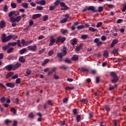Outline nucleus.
<instances>
[{
  "label": "nucleus",
  "instance_id": "1",
  "mask_svg": "<svg viewBox=\"0 0 126 126\" xmlns=\"http://www.w3.org/2000/svg\"><path fill=\"white\" fill-rule=\"evenodd\" d=\"M61 51L62 52L57 54V56L58 58H60V59H63V57L66 56V54H67V52L66 51V47L63 46V49L61 50Z\"/></svg>",
  "mask_w": 126,
  "mask_h": 126
},
{
  "label": "nucleus",
  "instance_id": "2",
  "mask_svg": "<svg viewBox=\"0 0 126 126\" xmlns=\"http://www.w3.org/2000/svg\"><path fill=\"white\" fill-rule=\"evenodd\" d=\"M94 43H95V44H96V45L97 47L102 46V45H103V42L100 41V39H99L98 38H95L94 40Z\"/></svg>",
  "mask_w": 126,
  "mask_h": 126
},
{
  "label": "nucleus",
  "instance_id": "3",
  "mask_svg": "<svg viewBox=\"0 0 126 126\" xmlns=\"http://www.w3.org/2000/svg\"><path fill=\"white\" fill-rule=\"evenodd\" d=\"M32 43H33V41L32 40H28L26 41L25 39L22 40V44L23 46H28L29 45H31Z\"/></svg>",
  "mask_w": 126,
  "mask_h": 126
},
{
  "label": "nucleus",
  "instance_id": "4",
  "mask_svg": "<svg viewBox=\"0 0 126 126\" xmlns=\"http://www.w3.org/2000/svg\"><path fill=\"white\" fill-rule=\"evenodd\" d=\"M28 49L30 51H32V52H36V51H37V45H34L33 46H29L28 47Z\"/></svg>",
  "mask_w": 126,
  "mask_h": 126
},
{
  "label": "nucleus",
  "instance_id": "5",
  "mask_svg": "<svg viewBox=\"0 0 126 126\" xmlns=\"http://www.w3.org/2000/svg\"><path fill=\"white\" fill-rule=\"evenodd\" d=\"M12 38V35H10L5 38H3L2 40V43H5L7 42V41H9Z\"/></svg>",
  "mask_w": 126,
  "mask_h": 126
},
{
  "label": "nucleus",
  "instance_id": "6",
  "mask_svg": "<svg viewBox=\"0 0 126 126\" xmlns=\"http://www.w3.org/2000/svg\"><path fill=\"white\" fill-rule=\"evenodd\" d=\"M65 40V37L62 38V36H59L57 40V43H59L61 41V43H63Z\"/></svg>",
  "mask_w": 126,
  "mask_h": 126
},
{
  "label": "nucleus",
  "instance_id": "7",
  "mask_svg": "<svg viewBox=\"0 0 126 126\" xmlns=\"http://www.w3.org/2000/svg\"><path fill=\"white\" fill-rule=\"evenodd\" d=\"M5 68L8 71H10L11 69L13 70V64L8 65L5 67Z\"/></svg>",
  "mask_w": 126,
  "mask_h": 126
},
{
  "label": "nucleus",
  "instance_id": "8",
  "mask_svg": "<svg viewBox=\"0 0 126 126\" xmlns=\"http://www.w3.org/2000/svg\"><path fill=\"white\" fill-rule=\"evenodd\" d=\"M20 66H21V63H17L15 65L13 64V70L17 69V68L20 67Z\"/></svg>",
  "mask_w": 126,
  "mask_h": 126
},
{
  "label": "nucleus",
  "instance_id": "9",
  "mask_svg": "<svg viewBox=\"0 0 126 126\" xmlns=\"http://www.w3.org/2000/svg\"><path fill=\"white\" fill-rule=\"evenodd\" d=\"M41 16H42V15L41 14H36L33 15L32 16V19H33V20H35V19H37V18H39V17H41Z\"/></svg>",
  "mask_w": 126,
  "mask_h": 126
},
{
  "label": "nucleus",
  "instance_id": "10",
  "mask_svg": "<svg viewBox=\"0 0 126 126\" xmlns=\"http://www.w3.org/2000/svg\"><path fill=\"white\" fill-rule=\"evenodd\" d=\"M118 43H119V40H118V39H114L111 44V48H113V47H114V46H115L116 44H118Z\"/></svg>",
  "mask_w": 126,
  "mask_h": 126
},
{
  "label": "nucleus",
  "instance_id": "11",
  "mask_svg": "<svg viewBox=\"0 0 126 126\" xmlns=\"http://www.w3.org/2000/svg\"><path fill=\"white\" fill-rule=\"evenodd\" d=\"M36 3H37V4H41L42 5H45V4H46V0H41L40 1H38L37 2H36Z\"/></svg>",
  "mask_w": 126,
  "mask_h": 126
},
{
  "label": "nucleus",
  "instance_id": "12",
  "mask_svg": "<svg viewBox=\"0 0 126 126\" xmlns=\"http://www.w3.org/2000/svg\"><path fill=\"white\" fill-rule=\"evenodd\" d=\"M6 85L7 86V87H10L11 88H13L15 86V84H12V83H8L6 84Z\"/></svg>",
  "mask_w": 126,
  "mask_h": 126
},
{
  "label": "nucleus",
  "instance_id": "13",
  "mask_svg": "<svg viewBox=\"0 0 126 126\" xmlns=\"http://www.w3.org/2000/svg\"><path fill=\"white\" fill-rule=\"evenodd\" d=\"M88 10H91L92 11H93V12H96L95 11V7L93 6H90L88 8Z\"/></svg>",
  "mask_w": 126,
  "mask_h": 126
},
{
  "label": "nucleus",
  "instance_id": "14",
  "mask_svg": "<svg viewBox=\"0 0 126 126\" xmlns=\"http://www.w3.org/2000/svg\"><path fill=\"white\" fill-rule=\"evenodd\" d=\"M111 76L113 77V78H117L118 76H117V74L115 72H110Z\"/></svg>",
  "mask_w": 126,
  "mask_h": 126
},
{
  "label": "nucleus",
  "instance_id": "15",
  "mask_svg": "<svg viewBox=\"0 0 126 126\" xmlns=\"http://www.w3.org/2000/svg\"><path fill=\"white\" fill-rule=\"evenodd\" d=\"M13 75V72H9L7 75H6L5 77L6 79H8L10 77H11Z\"/></svg>",
  "mask_w": 126,
  "mask_h": 126
},
{
  "label": "nucleus",
  "instance_id": "16",
  "mask_svg": "<svg viewBox=\"0 0 126 126\" xmlns=\"http://www.w3.org/2000/svg\"><path fill=\"white\" fill-rule=\"evenodd\" d=\"M56 43V39L54 38H52L50 40V43L49 44V46H53Z\"/></svg>",
  "mask_w": 126,
  "mask_h": 126
},
{
  "label": "nucleus",
  "instance_id": "17",
  "mask_svg": "<svg viewBox=\"0 0 126 126\" xmlns=\"http://www.w3.org/2000/svg\"><path fill=\"white\" fill-rule=\"evenodd\" d=\"M77 41L76 40V39L74 38L71 41V44L73 46H74L75 45H76Z\"/></svg>",
  "mask_w": 126,
  "mask_h": 126
},
{
  "label": "nucleus",
  "instance_id": "18",
  "mask_svg": "<svg viewBox=\"0 0 126 126\" xmlns=\"http://www.w3.org/2000/svg\"><path fill=\"white\" fill-rule=\"evenodd\" d=\"M10 48V45H9V43H8V45H5L2 47L3 51H6L8 49H9Z\"/></svg>",
  "mask_w": 126,
  "mask_h": 126
},
{
  "label": "nucleus",
  "instance_id": "19",
  "mask_svg": "<svg viewBox=\"0 0 126 126\" xmlns=\"http://www.w3.org/2000/svg\"><path fill=\"white\" fill-rule=\"evenodd\" d=\"M19 61L20 63H25V59L23 56H21L19 58Z\"/></svg>",
  "mask_w": 126,
  "mask_h": 126
},
{
  "label": "nucleus",
  "instance_id": "20",
  "mask_svg": "<svg viewBox=\"0 0 126 126\" xmlns=\"http://www.w3.org/2000/svg\"><path fill=\"white\" fill-rule=\"evenodd\" d=\"M26 52H27V49L23 48L20 51V55H23V54H24V53H26Z\"/></svg>",
  "mask_w": 126,
  "mask_h": 126
},
{
  "label": "nucleus",
  "instance_id": "21",
  "mask_svg": "<svg viewBox=\"0 0 126 126\" xmlns=\"http://www.w3.org/2000/svg\"><path fill=\"white\" fill-rule=\"evenodd\" d=\"M4 26H5V22L4 21H1L0 23V28H3Z\"/></svg>",
  "mask_w": 126,
  "mask_h": 126
},
{
  "label": "nucleus",
  "instance_id": "22",
  "mask_svg": "<svg viewBox=\"0 0 126 126\" xmlns=\"http://www.w3.org/2000/svg\"><path fill=\"white\" fill-rule=\"evenodd\" d=\"M9 46H12V47H15V46H16V45H17V43L13 42H9Z\"/></svg>",
  "mask_w": 126,
  "mask_h": 126
},
{
  "label": "nucleus",
  "instance_id": "23",
  "mask_svg": "<svg viewBox=\"0 0 126 126\" xmlns=\"http://www.w3.org/2000/svg\"><path fill=\"white\" fill-rule=\"evenodd\" d=\"M13 51H14V48L13 47H11V48H9V49H8L7 53V54H10L11 53H12V52H13Z\"/></svg>",
  "mask_w": 126,
  "mask_h": 126
},
{
  "label": "nucleus",
  "instance_id": "24",
  "mask_svg": "<svg viewBox=\"0 0 126 126\" xmlns=\"http://www.w3.org/2000/svg\"><path fill=\"white\" fill-rule=\"evenodd\" d=\"M26 75L25 76H28L31 74V70L28 69L26 72Z\"/></svg>",
  "mask_w": 126,
  "mask_h": 126
},
{
  "label": "nucleus",
  "instance_id": "25",
  "mask_svg": "<svg viewBox=\"0 0 126 126\" xmlns=\"http://www.w3.org/2000/svg\"><path fill=\"white\" fill-rule=\"evenodd\" d=\"M82 48V44L79 45L78 47L75 49L76 52H79Z\"/></svg>",
  "mask_w": 126,
  "mask_h": 126
},
{
  "label": "nucleus",
  "instance_id": "26",
  "mask_svg": "<svg viewBox=\"0 0 126 126\" xmlns=\"http://www.w3.org/2000/svg\"><path fill=\"white\" fill-rule=\"evenodd\" d=\"M61 6H62L63 7H66V8H68V7L65 5V3L63 2H62L60 3Z\"/></svg>",
  "mask_w": 126,
  "mask_h": 126
},
{
  "label": "nucleus",
  "instance_id": "27",
  "mask_svg": "<svg viewBox=\"0 0 126 126\" xmlns=\"http://www.w3.org/2000/svg\"><path fill=\"white\" fill-rule=\"evenodd\" d=\"M89 30L90 31H92V32H95L96 31L98 32V30H97L96 29H94L92 27H90Z\"/></svg>",
  "mask_w": 126,
  "mask_h": 126
},
{
  "label": "nucleus",
  "instance_id": "28",
  "mask_svg": "<svg viewBox=\"0 0 126 126\" xmlns=\"http://www.w3.org/2000/svg\"><path fill=\"white\" fill-rule=\"evenodd\" d=\"M45 51H46L45 48H44V49L39 50L38 51V55H41V54H43V53H44V52H45Z\"/></svg>",
  "mask_w": 126,
  "mask_h": 126
},
{
  "label": "nucleus",
  "instance_id": "29",
  "mask_svg": "<svg viewBox=\"0 0 126 126\" xmlns=\"http://www.w3.org/2000/svg\"><path fill=\"white\" fill-rule=\"evenodd\" d=\"M72 61H78V56L77 55H74L72 58Z\"/></svg>",
  "mask_w": 126,
  "mask_h": 126
},
{
  "label": "nucleus",
  "instance_id": "30",
  "mask_svg": "<svg viewBox=\"0 0 126 126\" xmlns=\"http://www.w3.org/2000/svg\"><path fill=\"white\" fill-rule=\"evenodd\" d=\"M103 56L104 58H108V57H109V53H108V51H104L103 53Z\"/></svg>",
  "mask_w": 126,
  "mask_h": 126
},
{
  "label": "nucleus",
  "instance_id": "31",
  "mask_svg": "<svg viewBox=\"0 0 126 126\" xmlns=\"http://www.w3.org/2000/svg\"><path fill=\"white\" fill-rule=\"evenodd\" d=\"M60 2H61L60 0H57L54 3L55 6H58L59 5V4H60Z\"/></svg>",
  "mask_w": 126,
  "mask_h": 126
},
{
  "label": "nucleus",
  "instance_id": "32",
  "mask_svg": "<svg viewBox=\"0 0 126 126\" xmlns=\"http://www.w3.org/2000/svg\"><path fill=\"white\" fill-rule=\"evenodd\" d=\"M22 6L25 8H28V3H23Z\"/></svg>",
  "mask_w": 126,
  "mask_h": 126
},
{
  "label": "nucleus",
  "instance_id": "33",
  "mask_svg": "<svg viewBox=\"0 0 126 126\" xmlns=\"http://www.w3.org/2000/svg\"><path fill=\"white\" fill-rule=\"evenodd\" d=\"M8 10V8L7 7V5H5L3 7V11H4V12H7Z\"/></svg>",
  "mask_w": 126,
  "mask_h": 126
},
{
  "label": "nucleus",
  "instance_id": "34",
  "mask_svg": "<svg viewBox=\"0 0 126 126\" xmlns=\"http://www.w3.org/2000/svg\"><path fill=\"white\" fill-rule=\"evenodd\" d=\"M49 59H46L45 60L44 62L42 63V65L44 66L45 65L46 63H49Z\"/></svg>",
  "mask_w": 126,
  "mask_h": 126
},
{
  "label": "nucleus",
  "instance_id": "35",
  "mask_svg": "<svg viewBox=\"0 0 126 126\" xmlns=\"http://www.w3.org/2000/svg\"><path fill=\"white\" fill-rule=\"evenodd\" d=\"M15 19L17 22H19L21 20V16H17Z\"/></svg>",
  "mask_w": 126,
  "mask_h": 126
},
{
  "label": "nucleus",
  "instance_id": "36",
  "mask_svg": "<svg viewBox=\"0 0 126 126\" xmlns=\"http://www.w3.org/2000/svg\"><path fill=\"white\" fill-rule=\"evenodd\" d=\"M76 120L77 123L80 122V120H81V116L80 115H77L76 117Z\"/></svg>",
  "mask_w": 126,
  "mask_h": 126
},
{
  "label": "nucleus",
  "instance_id": "37",
  "mask_svg": "<svg viewBox=\"0 0 126 126\" xmlns=\"http://www.w3.org/2000/svg\"><path fill=\"white\" fill-rule=\"evenodd\" d=\"M11 6L12 8H16V3L11 2Z\"/></svg>",
  "mask_w": 126,
  "mask_h": 126
},
{
  "label": "nucleus",
  "instance_id": "38",
  "mask_svg": "<svg viewBox=\"0 0 126 126\" xmlns=\"http://www.w3.org/2000/svg\"><path fill=\"white\" fill-rule=\"evenodd\" d=\"M64 62L66 63H71V61L69 59H66Z\"/></svg>",
  "mask_w": 126,
  "mask_h": 126
},
{
  "label": "nucleus",
  "instance_id": "39",
  "mask_svg": "<svg viewBox=\"0 0 126 126\" xmlns=\"http://www.w3.org/2000/svg\"><path fill=\"white\" fill-rule=\"evenodd\" d=\"M77 28L78 30H79L80 29H84V28H85V27L83 25H81L78 26Z\"/></svg>",
  "mask_w": 126,
  "mask_h": 126
},
{
  "label": "nucleus",
  "instance_id": "40",
  "mask_svg": "<svg viewBox=\"0 0 126 126\" xmlns=\"http://www.w3.org/2000/svg\"><path fill=\"white\" fill-rule=\"evenodd\" d=\"M81 38L82 39H83V40H85L86 39H87V38H88V36L86 34H84L81 36Z\"/></svg>",
  "mask_w": 126,
  "mask_h": 126
},
{
  "label": "nucleus",
  "instance_id": "41",
  "mask_svg": "<svg viewBox=\"0 0 126 126\" xmlns=\"http://www.w3.org/2000/svg\"><path fill=\"white\" fill-rule=\"evenodd\" d=\"M81 71H83V72H85L86 71H88V69L85 68V67H82L81 68Z\"/></svg>",
  "mask_w": 126,
  "mask_h": 126
},
{
  "label": "nucleus",
  "instance_id": "42",
  "mask_svg": "<svg viewBox=\"0 0 126 126\" xmlns=\"http://www.w3.org/2000/svg\"><path fill=\"white\" fill-rule=\"evenodd\" d=\"M53 54H54V50H51L49 51V52L48 53V56L51 57V56H53Z\"/></svg>",
  "mask_w": 126,
  "mask_h": 126
},
{
  "label": "nucleus",
  "instance_id": "43",
  "mask_svg": "<svg viewBox=\"0 0 126 126\" xmlns=\"http://www.w3.org/2000/svg\"><path fill=\"white\" fill-rule=\"evenodd\" d=\"M0 101L1 102V103H4L5 101V97L4 96H2L0 99Z\"/></svg>",
  "mask_w": 126,
  "mask_h": 126
},
{
  "label": "nucleus",
  "instance_id": "44",
  "mask_svg": "<svg viewBox=\"0 0 126 126\" xmlns=\"http://www.w3.org/2000/svg\"><path fill=\"white\" fill-rule=\"evenodd\" d=\"M13 11L14 15H15V16H17V15H19V11Z\"/></svg>",
  "mask_w": 126,
  "mask_h": 126
},
{
  "label": "nucleus",
  "instance_id": "45",
  "mask_svg": "<svg viewBox=\"0 0 126 126\" xmlns=\"http://www.w3.org/2000/svg\"><path fill=\"white\" fill-rule=\"evenodd\" d=\"M102 24H103V23L102 22H98L96 25L97 28H99L101 27V26H102Z\"/></svg>",
  "mask_w": 126,
  "mask_h": 126
},
{
  "label": "nucleus",
  "instance_id": "46",
  "mask_svg": "<svg viewBox=\"0 0 126 126\" xmlns=\"http://www.w3.org/2000/svg\"><path fill=\"white\" fill-rule=\"evenodd\" d=\"M66 90H73L74 87H67L65 88Z\"/></svg>",
  "mask_w": 126,
  "mask_h": 126
},
{
  "label": "nucleus",
  "instance_id": "47",
  "mask_svg": "<svg viewBox=\"0 0 126 126\" xmlns=\"http://www.w3.org/2000/svg\"><path fill=\"white\" fill-rule=\"evenodd\" d=\"M12 122L11 120L7 119L5 121V124H6V125H8V124H10Z\"/></svg>",
  "mask_w": 126,
  "mask_h": 126
},
{
  "label": "nucleus",
  "instance_id": "48",
  "mask_svg": "<svg viewBox=\"0 0 126 126\" xmlns=\"http://www.w3.org/2000/svg\"><path fill=\"white\" fill-rule=\"evenodd\" d=\"M48 16L47 15H45L43 17V21H47V20H48Z\"/></svg>",
  "mask_w": 126,
  "mask_h": 126
},
{
  "label": "nucleus",
  "instance_id": "49",
  "mask_svg": "<svg viewBox=\"0 0 126 126\" xmlns=\"http://www.w3.org/2000/svg\"><path fill=\"white\" fill-rule=\"evenodd\" d=\"M11 112H12L13 113V114H14V115H15V114H16V110L15 109V108L12 107L11 109Z\"/></svg>",
  "mask_w": 126,
  "mask_h": 126
},
{
  "label": "nucleus",
  "instance_id": "50",
  "mask_svg": "<svg viewBox=\"0 0 126 126\" xmlns=\"http://www.w3.org/2000/svg\"><path fill=\"white\" fill-rule=\"evenodd\" d=\"M66 21H67V18H64L61 21V23H65Z\"/></svg>",
  "mask_w": 126,
  "mask_h": 126
},
{
  "label": "nucleus",
  "instance_id": "51",
  "mask_svg": "<svg viewBox=\"0 0 126 126\" xmlns=\"http://www.w3.org/2000/svg\"><path fill=\"white\" fill-rule=\"evenodd\" d=\"M118 80H119V78H116L115 79H113L112 80V82L113 83H116V82H117Z\"/></svg>",
  "mask_w": 126,
  "mask_h": 126
},
{
  "label": "nucleus",
  "instance_id": "52",
  "mask_svg": "<svg viewBox=\"0 0 126 126\" xmlns=\"http://www.w3.org/2000/svg\"><path fill=\"white\" fill-rule=\"evenodd\" d=\"M43 7L41 6H38L36 7V9L37 10H43Z\"/></svg>",
  "mask_w": 126,
  "mask_h": 126
},
{
  "label": "nucleus",
  "instance_id": "53",
  "mask_svg": "<svg viewBox=\"0 0 126 126\" xmlns=\"http://www.w3.org/2000/svg\"><path fill=\"white\" fill-rule=\"evenodd\" d=\"M56 8V6H51L49 7V10H51L52 11V10H54Z\"/></svg>",
  "mask_w": 126,
  "mask_h": 126
},
{
  "label": "nucleus",
  "instance_id": "54",
  "mask_svg": "<svg viewBox=\"0 0 126 126\" xmlns=\"http://www.w3.org/2000/svg\"><path fill=\"white\" fill-rule=\"evenodd\" d=\"M106 36L105 35H102L101 37V41H106Z\"/></svg>",
  "mask_w": 126,
  "mask_h": 126
},
{
  "label": "nucleus",
  "instance_id": "55",
  "mask_svg": "<svg viewBox=\"0 0 126 126\" xmlns=\"http://www.w3.org/2000/svg\"><path fill=\"white\" fill-rule=\"evenodd\" d=\"M21 81V80L20 79V78L17 79L16 80V84H19V83H20Z\"/></svg>",
  "mask_w": 126,
  "mask_h": 126
},
{
  "label": "nucleus",
  "instance_id": "56",
  "mask_svg": "<svg viewBox=\"0 0 126 126\" xmlns=\"http://www.w3.org/2000/svg\"><path fill=\"white\" fill-rule=\"evenodd\" d=\"M105 109L106 110V111H107V112H108V111H110V107L108 105H105Z\"/></svg>",
  "mask_w": 126,
  "mask_h": 126
},
{
  "label": "nucleus",
  "instance_id": "57",
  "mask_svg": "<svg viewBox=\"0 0 126 126\" xmlns=\"http://www.w3.org/2000/svg\"><path fill=\"white\" fill-rule=\"evenodd\" d=\"M47 103L50 106H52L53 105V101L51 100H48Z\"/></svg>",
  "mask_w": 126,
  "mask_h": 126
},
{
  "label": "nucleus",
  "instance_id": "58",
  "mask_svg": "<svg viewBox=\"0 0 126 126\" xmlns=\"http://www.w3.org/2000/svg\"><path fill=\"white\" fill-rule=\"evenodd\" d=\"M16 43L19 47H21V44L20 43V40L19 39L17 40Z\"/></svg>",
  "mask_w": 126,
  "mask_h": 126
},
{
  "label": "nucleus",
  "instance_id": "59",
  "mask_svg": "<svg viewBox=\"0 0 126 126\" xmlns=\"http://www.w3.org/2000/svg\"><path fill=\"white\" fill-rule=\"evenodd\" d=\"M73 113L74 115H77V114H78L77 113V109H75L73 110Z\"/></svg>",
  "mask_w": 126,
  "mask_h": 126
},
{
  "label": "nucleus",
  "instance_id": "60",
  "mask_svg": "<svg viewBox=\"0 0 126 126\" xmlns=\"http://www.w3.org/2000/svg\"><path fill=\"white\" fill-rule=\"evenodd\" d=\"M98 11V12H102L103 11V7H99Z\"/></svg>",
  "mask_w": 126,
  "mask_h": 126
},
{
  "label": "nucleus",
  "instance_id": "61",
  "mask_svg": "<svg viewBox=\"0 0 126 126\" xmlns=\"http://www.w3.org/2000/svg\"><path fill=\"white\" fill-rule=\"evenodd\" d=\"M13 58L14 57L12 55H10L8 57L9 61H11V60H13Z\"/></svg>",
  "mask_w": 126,
  "mask_h": 126
},
{
  "label": "nucleus",
  "instance_id": "62",
  "mask_svg": "<svg viewBox=\"0 0 126 126\" xmlns=\"http://www.w3.org/2000/svg\"><path fill=\"white\" fill-rule=\"evenodd\" d=\"M16 78H18V74H16L15 76L12 77V79H16Z\"/></svg>",
  "mask_w": 126,
  "mask_h": 126
},
{
  "label": "nucleus",
  "instance_id": "63",
  "mask_svg": "<svg viewBox=\"0 0 126 126\" xmlns=\"http://www.w3.org/2000/svg\"><path fill=\"white\" fill-rule=\"evenodd\" d=\"M93 116H94V113H91L89 114V119H92L93 118Z\"/></svg>",
  "mask_w": 126,
  "mask_h": 126
},
{
  "label": "nucleus",
  "instance_id": "64",
  "mask_svg": "<svg viewBox=\"0 0 126 126\" xmlns=\"http://www.w3.org/2000/svg\"><path fill=\"white\" fill-rule=\"evenodd\" d=\"M13 126H17V121H16V120L14 121Z\"/></svg>",
  "mask_w": 126,
  "mask_h": 126
}]
</instances>
